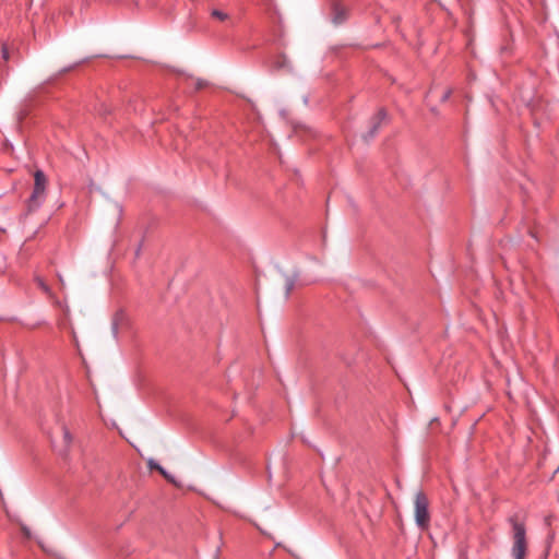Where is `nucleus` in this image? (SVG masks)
<instances>
[{
    "mask_svg": "<svg viewBox=\"0 0 559 559\" xmlns=\"http://www.w3.org/2000/svg\"><path fill=\"white\" fill-rule=\"evenodd\" d=\"M429 501L423 491H418L415 496V522L417 526L425 530L429 526Z\"/></svg>",
    "mask_w": 559,
    "mask_h": 559,
    "instance_id": "nucleus-3",
    "label": "nucleus"
},
{
    "mask_svg": "<svg viewBox=\"0 0 559 559\" xmlns=\"http://www.w3.org/2000/svg\"><path fill=\"white\" fill-rule=\"evenodd\" d=\"M148 466H150L151 469H156L157 471V466H159V464L156 463L155 461L151 460L148 462Z\"/></svg>",
    "mask_w": 559,
    "mask_h": 559,
    "instance_id": "nucleus-13",
    "label": "nucleus"
},
{
    "mask_svg": "<svg viewBox=\"0 0 559 559\" xmlns=\"http://www.w3.org/2000/svg\"><path fill=\"white\" fill-rule=\"evenodd\" d=\"M157 471L169 481L174 483L173 477L159 465L157 466Z\"/></svg>",
    "mask_w": 559,
    "mask_h": 559,
    "instance_id": "nucleus-11",
    "label": "nucleus"
},
{
    "mask_svg": "<svg viewBox=\"0 0 559 559\" xmlns=\"http://www.w3.org/2000/svg\"><path fill=\"white\" fill-rule=\"evenodd\" d=\"M204 86V83L202 81L197 82V88L200 90Z\"/></svg>",
    "mask_w": 559,
    "mask_h": 559,
    "instance_id": "nucleus-16",
    "label": "nucleus"
},
{
    "mask_svg": "<svg viewBox=\"0 0 559 559\" xmlns=\"http://www.w3.org/2000/svg\"><path fill=\"white\" fill-rule=\"evenodd\" d=\"M386 111L383 108H380L377 114L370 119V130L365 135L366 140L372 139L381 127L382 122L386 119Z\"/></svg>",
    "mask_w": 559,
    "mask_h": 559,
    "instance_id": "nucleus-5",
    "label": "nucleus"
},
{
    "mask_svg": "<svg viewBox=\"0 0 559 559\" xmlns=\"http://www.w3.org/2000/svg\"><path fill=\"white\" fill-rule=\"evenodd\" d=\"M507 521L511 526V538L513 542L511 556L513 559H525L527 551L525 523L516 514L510 515Z\"/></svg>",
    "mask_w": 559,
    "mask_h": 559,
    "instance_id": "nucleus-1",
    "label": "nucleus"
},
{
    "mask_svg": "<svg viewBox=\"0 0 559 559\" xmlns=\"http://www.w3.org/2000/svg\"><path fill=\"white\" fill-rule=\"evenodd\" d=\"M344 20H345V14H344L343 10L338 5H335L333 21L335 23H342Z\"/></svg>",
    "mask_w": 559,
    "mask_h": 559,
    "instance_id": "nucleus-8",
    "label": "nucleus"
},
{
    "mask_svg": "<svg viewBox=\"0 0 559 559\" xmlns=\"http://www.w3.org/2000/svg\"><path fill=\"white\" fill-rule=\"evenodd\" d=\"M50 439L59 455L67 456L73 442L70 430L64 425H61L58 431L51 435Z\"/></svg>",
    "mask_w": 559,
    "mask_h": 559,
    "instance_id": "nucleus-4",
    "label": "nucleus"
},
{
    "mask_svg": "<svg viewBox=\"0 0 559 559\" xmlns=\"http://www.w3.org/2000/svg\"><path fill=\"white\" fill-rule=\"evenodd\" d=\"M34 282L36 286L50 299L55 298V294L50 286L45 282V280L38 275L34 277Z\"/></svg>",
    "mask_w": 559,
    "mask_h": 559,
    "instance_id": "nucleus-6",
    "label": "nucleus"
},
{
    "mask_svg": "<svg viewBox=\"0 0 559 559\" xmlns=\"http://www.w3.org/2000/svg\"><path fill=\"white\" fill-rule=\"evenodd\" d=\"M293 286H294V283L292 281H289L287 283V286H286V295L289 294V292L292 290Z\"/></svg>",
    "mask_w": 559,
    "mask_h": 559,
    "instance_id": "nucleus-14",
    "label": "nucleus"
},
{
    "mask_svg": "<svg viewBox=\"0 0 559 559\" xmlns=\"http://www.w3.org/2000/svg\"><path fill=\"white\" fill-rule=\"evenodd\" d=\"M157 471L169 481L174 483L173 477L159 465L157 466Z\"/></svg>",
    "mask_w": 559,
    "mask_h": 559,
    "instance_id": "nucleus-12",
    "label": "nucleus"
},
{
    "mask_svg": "<svg viewBox=\"0 0 559 559\" xmlns=\"http://www.w3.org/2000/svg\"><path fill=\"white\" fill-rule=\"evenodd\" d=\"M1 58L4 62H7L10 58L9 56V49L5 44L1 45Z\"/></svg>",
    "mask_w": 559,
    "mask_h": 559,
    "instance_id": "nucleus-10",
    "label": "nucleus"
},
{
    "mask_svg": "<svg viewBox=\"0 0 559 559\" xmlns=\"http://www.w3.org/2000/svg\"><path fill=\"white\" fill-rule=\"evenodd\" d=\"M123 313L122 312H119V313H116L115 318H114V321H112V332L115 335H117L118 333V325H119V322L123 320Z\"/></svg>",
    "mask_w": 559,
    "mask_h": 559,
    "instance_id": "nucleus-9",
    "label": "nucleus"
},
{
    "mask_svg": "<svg viewBox=\"0 0 559 559\" xmlns=\"http://www.w3.org/2000/svg\"><path fill=\"white\" fill-rule=\"evenodd\" d=\"M450 95H451V91H447V92L444 93V95L442 96V100L448 99V98L450 97Z\"/></svg>",
    "mask_w": 559,
    "mask_h": 559,
    "instance_id": "nucleus-15",
    "label": "nucleus"
},
{
    "mask_svg": "<svg viewBox=\"0 0 559 559\" xmlns=\"http://www.w3.org/2000/svg\"><path fill=\"white\" fill-rule=\"evenodd\" d=\"M211 16L215 20H218L221 22H225V21H228L229 20V15L228 13L224 12V11H221L218 9H213L211 11Z\"/></svg>",
    "mask_w": 559,
    "mask_h": 559,
    "instance_id": "nucleus-7",
    "label": "nucleus"
},
{
    "mask_svg": "<svg viewBox=\"0 0 559 559\" xmlns=\"http://www.w3.org/2000/svg\"><path fill=\"white\" fill-rule=\"evenodd\" d=\"M46 185L47 178L41 170H36L34 174V189L28 199V210L34 211L38 209L46 199Z\"/></svg>",
    "mask_w": 559,
    "mask_h": 559,
    "instance_id": "nucleus-2",
    "label": "nucleus"
}]
</instances>
